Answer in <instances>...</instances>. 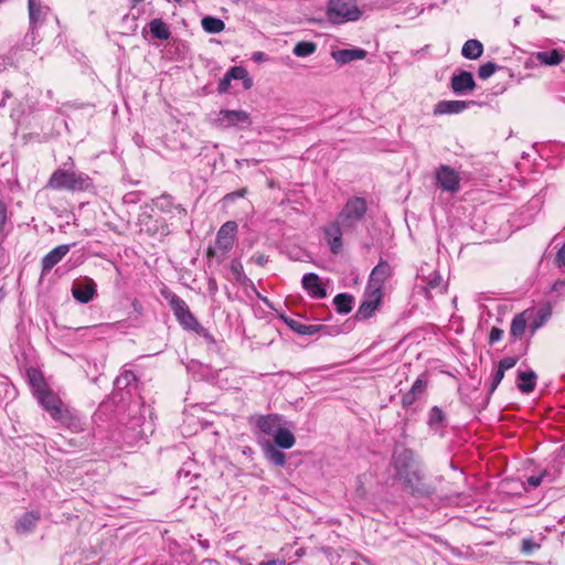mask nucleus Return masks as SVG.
<instances>
[{
	"mask_svg": "<svg viewBox=\"0 0 565 565\" xmlns=\"http://www.w3.org/2000/svg\"><path fill=\"white\" fill-rule=\"evenodd\" d=\"M142 383L131 370H124L114 382L113 399L118 403V412H127L119 419V435L125 444L134 446L146 436L145 417L140 414L143 404Z\"/></svg>",
	"mask_w": 565,
	"mask_h": 565,
	"instance_id": "1",
	"label": "nucleus"
},
{
	"mask_svg": "<svg viewBox=\"0 0 565 565\" xmlns=\"http://www.w3.org/2000/svg\"><path fill=\"white\" fill-rule=\"evenodd\" d=\"M391 467L393 478L414 495L427 497L430 493L429 487L423 481L424 473L422 462L415 452L406 447H395Z\"/></svg>",
	"mask_w": 565,
	"mask_h": 565,
	"instance_id": "2",
	"label": "nucleus"
},
{
	"mask_svg": "<svg viewBox=\"0 0 565 565\" xmlns=\"http://www.w3.org/2000/svg\"><path fill=\"white\" fill-rule=\"evenodd\" d=\"M47 186L54 190L83 192L93 188V180L84 172L60 168L51 174Z\"/></svg>",
	"mask_w": 565,
	"mask_h": 565,
	"instance_id": "3",
	"label": "nucleus"
},
{
	"mask_svg": "<svg viewBox=\"0 0 565 565\" xmlns=\"http://www.w3.org/2000/svg\"><path fill=\"white\" fill-rule=\"evenodd\" d=\"M160 295L168 302L177 321L184 330L193 331L195 329H202V324L198 321L196 317L191 312L189 306L181 297L167 286H163L160 289Z\"/></svg>",
	"mask_w": 565,
	"mask_h": 565,
	"instance_id": "4",
	"label": "nucleus"
},
{
	"mask_svg": "<svg viewBox=\"0 0 565 565\" xmlns=\"http://www.w3.org/2000/svg\"><path fill=\"white\" fill-rule=\"evenodd\" d=\"M362 14L358 0H328L326 6V17L334 25L359 21Z\"/></svg>",
	"mask_w": 565,
	"mask_h": 565,
	"instance_id": "5",
	"label": "nucleus"
},
{
	"mask_svg": "<svg viewBox=\"0 0 565 565\" xmlns=\"http://www.w3.org/2000/svg\"><path fill=\"white\" fill-rule=\"evenodd\" d=\"M367 203L364 198L351 196L347 200L338 214V221L344 231H354L358 224L365 217Z\"/></svg>",
	"mask_w": 565,
	"mask_h": 565,
	"instance_id": "6",
	"label": "nucleus"
},
{
	"mask_svg": "<svg viewBox=\"0 0 565 565\" xmlns=\"http://www.w3.org/2000/svg\"><path fill=\"white\" fill-rule=\"evenodd\" d=\"M435 182L443 192L457 193L460 190L461 177L448 164H439L435 170Z\"/></svg>",
	"mask_w": 565,
	"mask_h": 565,
	"instance_id": "7",
	"label": "nucleus"
},
{
	"mask_svg": "<svg viewBox=\"0 0 565 565\" xmlns=\"http://www.w3.org/2000/svg\"><path fill=\"white\" fill-rule=\"evenodd\" d=\"M30 29L24 38V45L33 46L36 43V28L44 21L49 8L39 0H28Z\"/></svg>",
	"mask_w": 565,
	"mask_h": 565,
	"instance_id": "8",
	"label": "nucleus"
},
{
	"mask_svg": "<svg viewBox=\"0 0 565 565\" xmlns=\"http://www.w3.org/2000/svg\"><path fill=\"white\" fill-rule=\"evenodd\" d=\"M282 416L279 414L257 415L252 418L250 423L254 425L257 440H263V436H274L281 427Z\"/></svg>",
	"mask_w": 565,
	"mask_h": 565,
	"instance_id": "9",
	"label": "nucleus"
},
{
	"mask_svg": "<svg viewBox=\"0 0 565 565\" xmlns=\"http://www.w3.org/2000/svg\"><path fill=\"white\" fill-rule=\"evenodd\" d=\"M383 291L365 287L363 299L355 313L358 320H366L373 316L382 303Z\"/></svg>",
	"mask_w": 565,
	"mask_h": 565,
	"instance_id": "10",
	"label": "nucleus"
},
{
	"mask_svg": "<svg viewBox=\"0 0 565 565\" xmlns=\"http://www.w3.org/2000/svg\"><path fill=\"white\" fill-rule=\"evenodd\" d=\"M71 292L78 303L86 305L97 296V284L93 278L81 277L73 281Z\"/></svg>",
	"mask_w": 565,
	"mask_h": 565,
	"instance_id": "11",
	"label": "nucleus"
},
{
	"mask_svg": "<svg viewBox=\"0 0 565 565\" xmlns=\"http://www.w3.org/2000/svg\"><path fill=\"white\" fill-rule=\"evenodd\" d=\"M35 396L39 404L54 418L63 408L61 398L46 386H38Z\"/></svg>",
	"mask_w": 565,
	"mask_h": 565,
	"instance_id": "12",
	"label": "nucleus"
},
{
	"mask_svg": "<svg viewBox=\"0 0 565 565\" xmlns=\"http://www.w3.org/2000/svg\"><path fill=\"white\" fill-rule=\"evenodd\" d=\"M450 88L457 96L472 92L476 88L473 74L466 70H456L450 78Z\"/></svg>",
	"mask_w": 565,
	"mask_h": 565,
	"instance_id": "13",
	"label": "nucleus"
},
{
	"mask_svg": "<svg viewBox=\"0 0 565 565\" xmlns=\"http://www.w3.org/2000/svg\"><path fill=\"white\" fill-rule=\"evenodd\" d=\"M344 230L341 225V223L337 220L333 222H330L322 228L323 238L326 243L328 244L330 252L333 255H338L342 252L343 247V231Z\"/></svg>",
	"mask_w": 565,
	"mask_h": 565,
	"instance_id": "14",
	"label": "nucleus"
},
{
	"mask_svg": "<svg viewBox=\"0 0 565 565\" xmlns=\"http://www.w3.org/2000/svg\"><path fill=\"white\" fill-rule=\"evenodd\" d=\"M393 276V267L388 262L380 259L369 276L367 287L383 291L385 282Z\"/></svg>",
	"mask_w": 565,
	"mask_h": 565,
	"instance_id": "15",
	"label": "nucleus"
},
{
	"mask_svg": "<svg viewBox=\"0 0 565 565\" xmlns=\"http://www.w3.org/2000/svg\"><path fill=\"white\" fill-rule=\"evenodd\" d=\"M216 122L224 127H244L250 124L249 114L245 110L222 109L216 116Z\"/></svg>",
	"mask_w": 565,
	"mask_h": 565,
	"instance_id": "16",
	"label": "nucleus"
},
{
	"mask_svg": "<svg viewBox=\"0 0 565 565\" xmlns=\"http://www.w3.org/2000/svg\"><path fill=\"white\" fill-rule=\"evenodd\" d=\"M53 419L72 433H81L85 429L83 417L76 411L67 407H63Z\"/></svg>",
	"mask_w": 565,
	"mask_h": 565,
	"instance_id": "17",
	"label": "nucleus"
},
{
	"mask_svg": "<svg viewBox=\"0 0 565 565\" xmlns=\"http://www.w3.org/2000/svg\"><path fill=\"white\" fill-rule=\"evenodd\" d=\"M426 424L429 433L444 437L448 426V417L439 406L435 405L427 413Z\"/></svg>",
	"mask_w": 565,
	"mask_h": 565,
	"instance_id": "18",
	"label": "nucleus"
},
{
	"mask_svg": "<svg viewBox=\"0 0 565 565\" xmlns=\"http://www.w3.org/2000/svg\"><path fill=\"white\" fill-rule=\"evenodd\" d=\"M95 327H79L76 329L67 328L62 340L66 345L78 347L86 344L95 339Z\"/></svg>",
	"mask_w": 565,
	"mask_h": 565,
	"instance_id": "19",
	"label": "nucleus"
},
{
	"mask_svg": "<svg viewBox=\"0 0 565 565\" xmlns=\"http://www.w3.org/2000/svg\"><path fill=\"white\" fill-rule=\"evenodd\" d=\"M237 233V224L234 221L225 222L216 234V247L223 252L227 253L232 249L235 241V236Z\"/></svg>",
	"mask_w": 565,
	"mask_h": 565,
	"instance_id": "20",
	"label": "nucleus"
},
{
	"mask_svg": "<svg viewBox=\"0 0 565 565\" xmlns=\"http://www.w3.org/2000/svg\"><path fill=\"white\" fill-rule=\"evenodd\" d=\"M301 286L309 297L323 299L327 297V288L316 273H307L302 276Z\"/></svg>",
	"mask_w": 565,
	"mask_h": 565,
	"instance_id": "21",
	"label": "nucleus"
},
{
	"mask_svg": "<svg viewBox=\"0 0 565 565\" xmlns=\"http://www.w3.org/2000/svg\"><path fill=\"white\" fill-rule=\"evenodd\" d=\"M154 206L162 213L178 216L180 220L186 216V210L175 203L174 198L170 194H162L153 201Z\"/></svg>",
	"mask_w": 565,
	"mask_h": 565,
	"instance_id": "22",
	"label": "nucleus"
},
{
	"mask_svg": "<svg viewBox=\"0 0 565 565\" xmlns=\"http://www.w3.org/2000/svg\"><path fill=\"white\" fill-rule=\"evenodd\" d=\"M70 249L68 244H62L50 250L41 260L42 276L49 274L66 256Z\"/></svg>",
	"mask_w": 565,
	"mask_h": 565,
	"instance_id": "23",
	"label": "nucleus"
},
{
	"mask_svg": "<svg viewBox=\"0 0 565 565\" xmlns=\"http://www.w3.org/2000/svg\"><path fill=\"white\" fill-rule=\"evenodd\" d=\"M473 104L472 100H440L434 106L433 113L435 116L460 114Z\"/></svg>",
	"mask_w": 565,
	"mask_h": 565,
	"instance_id": "24",
	"label": "nucleus"
},
{
	"mask_svg": "<svg viewBox=\"0 0 565 565\" xmlns=\"http://www.w3.org/2000/svg\"><path fill=\"white\" fill-rule=\"evenodd\" d=\"M518 361H519L518 356H505L499 361L497 367L493 370L492 375H491L489 394H492L497 390V387L499 386V384L501 383V381L504 377L505 371L514 367L515 364L518 363Z\"/></svg>",
	"mask_w": 565,
	"mask_h": 565,
	"instance_id": "25",
	"label": "nucleus"
},
{
	"mask_svg": "<svg viewBox=\"0 0 565 565\" xmlns=\"http://www.w3.org/2000/svg\"><path fill=\"white\" fill-rule=\"evenodd\" d=\"M259 445L263 449L264 457L266 460L276 466L284 467L286 465V455L280 450V448L275 447V445L269 439L259 440Z\"/></svg>",
	"mask_w": 565,
	"mask_h": 565,
	"instance_id": "26",
	"label": "nucleus"
},
{
	"mask_svg": "<svg viewBox=\"0 0 565 565\" xmlns=\"http://www.w3.org/2000/svg\"><path fill=\"white\" fill-rule=\"evenodd\" d=\"M529 315V329L533 335L540 328H542L551 318L552 309L550 306L540 307L537 310L527 309Z\"/></svg>",
	"mask_w": 565,
	"mask_h": 565,
	"instance_id": "27",
	"label": "nucleus"
},
{
	"mask_svg": "<svg viewBox=\"0 0 565 565\" xmlns=\"http://www.w3.org/2000/svg\"><path fill=\"white\" fill-rule=\"evenodd\" d=\"M532 57L541 65L556 66L565 60V52L562 49H552L550 51H540L532 54Z\"/></svg>",
	"mask_w": 565,
	"mask_h": 565,
	"instance_id": "28",
	"label": "nucleus"
},
{
	"mask_svg": "<svg viewBox=\"0 0 565 565\" xmlns=\"http://www.w3.org/2000/svg\"><path fill=\"white\" fill-rule=\"evenodd\" d=\"M423 281L426 284L424 287V295L427 299L433 298L434 295L443 294L447 287L437 270L430 273L427 278H423Z\"/></svg>",
	"mask_w": 565,
	"mask_h": 565,
	"instance_id": "29",
	"label": "nucleus"
},
{
	"mask_svg": "<svg viewBox=\"0 0 565 565\" xmlns=\"http://www.w3.org/2000/svg\"><path fill=\"white\" fill-rule=\"evenodd\" d=\"M366 54V51L360 47L341 49L332 51L331 53L333 60L341 65L348 64L352 61L363 60L365 58Z\"/></svg>",
	"mask_w": 565,
	"mask_h": 565,
	"instance_id": "30",
	"label": "nucleus"
},
{
	"mask_svg": "<svg viewBox=\"0 0 565 565\" xmlns=\"http://www.w3.org/2000/svg\"><path fill=\"white\" fill-rule=\"evenodd\" d=\"M40 520V513L35 510L23 513L15 522V531L19 534H29Z\"/></svg>",
	"mask_w": 565,
	"mask_h": 565,
	"instance_id": "31",
	"label": "nucleus"
},
{
	"mask_svg": "<svg viewBox=\"0 0 565 565\" xmlns=\"http://www.w3.org/2000/svg\"><path fill=\"white\" fill-rule=\"evenodd\" d=\"M537 375L533 370L518 371L516 386L523 394L532 393L536 387Z\"/></svg>",
	"mask_w": 565,
	"mask_h": 565,
	"instance_id": "32",
	"label": "nucleus"
},
{
	"mask_svg": "<svg viewBox=\"0 0 565 565\" xmlns=\"http://www.w3.org/2000/svg\"><path fill=\"white\" fill-rule=\"evenodd\" d=\"M529 310L515 315L511 321L510 337L514 340L521 339L529 327Z\"/></svg>",
	"mask_w": 565,
	"mask_h": 565,
	"instance_id": "33",
	"label": "nucleus"
},
{
	"mask_svg": "<svg viewBox=\"0 0 565 565\" xmlns=\"http://www.w3.org/2000/svg\"><path fill=\"white\" fill-rule=\"evenodd\" d=\"M545 539V535L542 533H539L537 535L524 536L520 543V552L525 556H532L542 547Z\"/></svg>",
	"mask_w": 565,
	"mask_h": 565,
	"instance_id": "34",
	"label": "nucleus"
},
{
	"mask_svg": "<svg viewBox=\"0 0 565 565\" xmlns=\"http://www.w3.org/2000/svg\"><path fill=\"white\" fill-rule=\"evenodd\" d=\"M285 322L290 330L300 334V335H315L317 334L322 326L320 324H305L299 320L292 318H285Z\"/></svg>",
	"mask_w": 565,
	"mask_h": 565,
	"instance_id": "35",
	"label": "nucleus"
},
{
	"mask_svg": "<svg viewBox=\"0 0 565 565\" xmlns=\"http://www.w3.org/2000/svg\"><path fill=\"white\" fill-rule=\"evenodd\" d=\"M148 28L152 38L156 40L166 41L171 36L169 25L160 18L152 19L148 23Z\"/></svg>",
	"mask_w": 565,
	"mask_h": 565,
	"instance_id": "36",
	"label": "nucleus"
},
{
	"mask_svg": "<svg viewBox=\"0 0 565 565\" xmlns=\"http://www.w3.org/2000/svg\"><path fill=\"white\" fill-rule=\"evenodd\" d=\"M271 443L280 449H290L294 447L296 438L289 429L281 426L273 436Z\"/></svg>",
	"mask_w": 565,
	"mask_h": 565,
	"instance_id": "37",
	"label": "nucleus"
},
{
	"mask_svg": "<svg viewBox=\"0 0 565 565\" xmlns=\"http://www.w3.org/2000/svg\"><path fill=\"white\" fill-rule=\"evenodd\" d=\"M483 53V44L476 39L467 40L461 49V54L467 60H477Z\"/></svg>",
	"mask_w": 565,
	"mask_h": 565,
	"instance_id": "38",
	"label": "nucleus"
},
{
	"mask_svg": "<svg viewBox=\"0 0 565 565\" xmlns=\"http://www.w3.org/2000/svg\"><path fill=\"white\" fill-rule=\"evenodd\" d=\"M353 300V296L347 292L335 295L333 298L335 311L340 315H348L352 310Z\"/></svg>",
	"mask_w": 565,
	"mask_h": 565,
	"instance_id": "39",
	"label": "nucleus"
},
{
	"mask_svg": "<svg viewBox=\"0 0 565 565\" xmlns=\"http://www.w3.org/2000/svg\"><path fill=\"white\" fill-rule=\"evenodd\" d=\"M202 29L210 34H216L225 29V23L220 18L206 15L201 20Z\"/></svg>",
	"mask_w": 565,
	"mask_h": 565,
	"instance_id": "40",
	"label": "nucleus"
},
{
	"mask_svg": "<svg viewBox=\"0 0 565 565\" xmlns=\"http://www.w3.org/2000/svg\"><path fill=\"white\" fill-rule=\"evenodd\" d=\"M10 230V224L8 221V209L6 203L0 200V246L6 241Z\"/></svg>",
	"mask_w": 565,
	"mask_h": 565,
	"instance_id": "41",
	"label": "nucleus"
},
{
	"mask_svg": "<svg viewBox=\"0 0 565 565\" xmlns=\"http://www.w3.org/2000/svg\"><path fill=\"white\" fill-rule=\"evenodd\" d=\"M317 50V44L312 41H300L298 42L292 50V53L297 57H307L313 54Z\"/></svg>",
	"mask_w": 565,
	"mask_h": 565,
	"instance_id": "42",
	"label": "nucleus"
},
{
	"mask_svg": "<svg viewBox=\"0 0 565 565\" xmlns=\"http://www.w3.org/2000/svg\"><path fill=\"white\" fill-rule=\"evenodd\" d=\"M148 218L153 223L151 226L148 225V223H146L145 225L147 226L146 227V231L151 233V234H159L160 236H167L170 234V227L169 225L164 222V220H154L152 221L151 220V216H148Z\"/></svg>",
	"mask_w": 565,
	"mask_h": 565,
	"instance_id": "43",
	"label": "nucleus"
},
{
	"mask_svg": "<svg viewBox=\"0 0 565 565\" xmlns=\"http://www.w3.org/2000/svg\"><path fill=\"white\" fill-rule=\"evenodd\" d=\"M231 271L233 273L237 282H239L241 285L249 284V285H252L253 289L256 290L253 281L244 274L243 265L239 262H237V260L232 262Z\"/></svg>",
	"mask_w": 565,
	"mask_h": 565,
	"instance_id": "44",
	"label": "nucleus"
},
{
	"mask_svg": "<svg viewBox=\"0 0 565 565\" xmlns=\"http://www.w3.org/2000/svg\"><path fill=\"white\" fill-rule=\"evenodd\" d=\"M427 385L428 381L426 374H420L413 383L409 392L419 398L426 392Z\"/></svg>",
	"mask_w": 565,
	"mask_h": 565,
	"instance_id": "45",
	"label": "nucleus"
},
{
	"mask_svg": "<svg viewBox=\"0 0 565 565\" xmlns=\"http://www.w3.org/2000/svg\"><path fill=\"white\" fill-rule=\"evenodd\" d=\"M497 67H498V65L494 62H487L479 66L478 76L481 79H487L494 74V72L497 71Z\"/></svg>",
	"mask_w": 565,
	"mask_h": 565,
	"instance_id": "46",
	"label": "nucleus"
},
{
	"mask_svg": "<svg viewBox=\"0 0 565 565\" xmlns=\"http://www.w3.org/2000/svg\"><path fill=\"white\" fill-rule=\"evenodd\" d=\"M226 73L232 78V81L242 79L246 77L247 70L243 66H232Z\"/></svg>",
	"mask_w": 565,
	"mask_h": 565,
	"instance_id": "47",
	"label": "nucleus"
},
{
	"mask_svg": "<svg viewBox=\"0 0 565 565\" xmlns=\"http://www.w3.org/2000/svg\"><path fill=\"white\" fill-rule=\"evenodd\" d=\"M246 193H247V190L245 188H243V189H239L237 191L227 193L223 198V200H224L225 203H231V202H234L236 199L244 198Z\"/></svg>",
	"mask_w": 565,
	"mask_h": 565,
	"instance_id": "48",
	"label": "nucleus"
},
{
	"mask_svg": "<svg viewBox=\"0 0 565 565\" xmlns=\"http://www.w3.org/2000/svg\"><path fill=\"white\" fill-rule=\"evenodd\" d=\"M232 78L225 73V75L220 79L217 92L220 94L227 93L231 87Z\"/></svg>",
	"mask_w": 565,
	"mask_h": 565,
	"instance_id": "49",
	"label": "nucleus"
},
{
	"mask_svg": "<svg viewBox=\"0 0 565 565\" xmlns=\"http://www.w3.org/2000/svg\"><path fill=\"white\" fill-rule=\"evenodd\" d=\"M503 337V330L498 327H492L489 333V343L494 344Z\"/></svg>",
	"mask_w": 565,
	"mask_h": 565,
	"instance_id": "50",
	"label": "nucleus"
},
{
	"mask_svg": "<svg viewBox=\"0 0 565 565\" xmlns=\"http://www.w3.org/2000/svg\"><path fill=\"white\" fill-rule=\"evenodd\" d=\"M546 476V472H542L540 475H533V476H530L527 479H526V483L531 487V488H536L539 487L543 479L545 478Z\"/></svg>",
	"mask_w": 565,
	"mask_h": 565,
	"instance_id": "51",
	"label": "nucleus"
},
{
	"mask_svg": "<svg viewBox=\"0 0 565 565\" xmlns=\"http://www.w3.org/2000/svg\"><path fill=\"white\" fill-rule=\"evenodd\" d=\"M418 399L417 396L412 394V392L407 391L402 395V405L407 408L411 407L416 401Z\"/></svg>",
	"mask_w": 565,
	"mask_h": 565,
	"instance_id": "52",
	"label": "nucleus"
},
{
	"mask_svg": "<svg viewBox=\"0 0 565 565\" xmlns=\"http://www.w3.org/2000/svg\"><path fill=\"white\" fill-rule=\"evenodd\" d=\"M252 260L257 264L258 266H265L269 258L267 255L263 254V253H255L253 256H252Z\"/></svg>",
	"mask_w": 565,
	"mask_h": 565,
	"instance_id": "53",
	"label": "nucleus"
},
{
	"mask_svg": "<svg viewBox=\"0 0 565 565\" xmlns=\"http://www.w3.org/2000/svg\"><path fill=\"white\" fill-rule=\"evenodd\" d=\"M555 263L558 267H565V244L558 249Z\"/></svg>",
	"mask_w": 565,
	"mask_h": 565,
	"instance_id": "54",
	"label": "nucleus"
},
{
	"mask_svg": "<svg viewBox=\"0 0 565 565\" xmlns=\"http://www.w3.org/2000/svg\"><path fill=\"white\" fill-rule=\"evenodd\" d=\"M192 332L203 337L209 343H215L214 337L202 326V329H195Z\"/></svg>",
	"mask_w": 565,
	"mask_h": 565,
	"instance_id": "55",
	"label": "nucleus"
},
{
	"mask_svg": "<svg viewBox=\"0 0 565 565\" xmlns=\"http://www.w3.org/2000/svg\"><path fill=\"white\" fill-rule=\"evenodd\" d=\"M258 565H290L284 558L262 561Z\"/></svg>",
	"mask_w": 565,
	"mask_h": 565,
	"instance_id": "56",
	"label": "nucleus"
},
{
	"mask_svg": "<svg viewBox=\"0 0 565 565\" xmlns=\"http://www.w3.org/2000/svg\"><path fill=\"white\" fill-rule=\"evenodd\" d=\"M252 60L257 63L265 62L267 61V55L264 52L257 51L253 53Z\"/></svg>",
	"mask_w": 565,
	"mask_h": 565,
	"instance_id": "57",
	"label": "nucleus"
},
{
	"mask_svg": "<svg viewBox=\"0 0 565 565\" xmlns=\"http://www.w3.org/2000/svg\"><path fill=\"white\" fill-rule=\"evenodd\" d=\"M242 81L245 89H249L253 86V79L249 77L248 73L246 74V77L242 78Z\"/></svg>",
	"mask_w": 565,
	"mask_h": 565,
	"instance_id": "58",
	"label": "nucleus"
},
{
	"mask_svg": "<svg viewBox=\"0 0 565 565\" xmlns=\"http://www.w3.org/2000/svg\"><path fill=\"white\" fill-rule=\"evenodd\" d=\"M532 9L537 12L543 19H550V17L541 10L539 7L532 6Z\"/></svg>",
	"mask_w": 565,
	"mask_h": 565,
	"instance_id": "59",
	"label": "nucleus"
},
{
	"mask_svg": "<svg viewBox=\"0 0 565 565\" xmlns=\"http://www.w3.org/2000/svg\"><path fill=\"white\" fill-rule=\"evenodd\" d=\"M534 60L535 58L532 56L529 60H526L524 63L525 68H532L534 66Z\"/></svg>",
	"mask_w": 565,
	"mask_h": 565,
	"instance_id": "60",
	"label": "nucleus"
},
{
	"mask_svg": "<svg viewBox=\"0 0 565 565\" xmlns=\"http://www.w3.org/2000/svg\"><path fill=\"white\" fill-rule=\"evenodd\" d=\"M93 366H94V369H95V370H97V364H96V363H94V365H93ZM97 379H98V371H96V372L90 376V381H92L93 383H95V382L97 381Z\"/></svg>",
	"mask_w": 565,
	"mask_h": 565,
	"instance_id": "61",
	"label": "nucleus"
},
{
	"mask_svg": "<svg viewBox=\"0 0 565 565\" xmlns=\"http://www.w3.org/2000/svg\"><path fill=\"white\" fill-rule=\"evenodd\" d=\"M555 148H559L561 152L565 154V146L564 145H554Z\"/></svg>",
	"mask_w": 565,
	"mask_h": 565,
	"instance_id": "62",
	"label": "nucleus"
},
{
	"mask_svg": "<svg viewBox=\"0 0 565 565\" xmlns=\"http://www.w3.org/2000/svg\"><path fill=\"white\" fill-rule=\"evenodd\" d=\"M104 407H106V406H105V405H102V406L98 408V412H97L96 416H99V415H100V413L103 412V408H104Z\"/></svg>",
	"mask_w": 565,
	"mask_h": 565,
	"instance_id": "63",
	"label": "nucleus"
},
{
	"mask_svg": "<svg viewBox=\"0 0 565 565\" xmlns=\"http://www.w3.org/2000/svg\"><path fill=\"white\" fill-rule=\"evenodd\" d=\"M258 298L262 299L264 302L267 303V299L266 298H263L259 294H257Z\"/></svg>",
	"mask_w": 565,
	"mask_h": 565,
	"instance_id": "64",
	"label": "nucleus"
}]
</instances>
